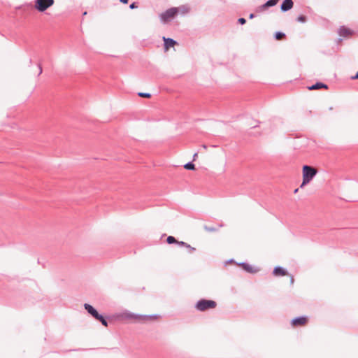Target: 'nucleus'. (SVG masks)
<instances>
[{
  "label": "nucleus",
  "mask_w": 358,
  "mask_h": 358,
  "mask_svg": "<svg viewBox=\"0 0 358 358\" xmlns=\"http://www.w3.org/2000/svg\"><path fill=\"white\" fill-rule=\"evenodd\" d=\"M186 248L188 249L189 252H193L196 250V248L194 247H192L190 245L187 244Z\"/></svg>",
  "instance_id": "nucleus-21"
},
{
  "label": "nucleus",
  "mask_w": 358,
  "mask_h": 358,
  "mask_svg": "<svg viewBox=\"0 0 358 358\" xmlns=\"http://www.w3.org/2000/svg\"><path fill=\"white\" fill-rule=\"evenodd\" d=\"M85 308L87 310V312L92 315L94 318H98L99 314L98 312L90 304L85 303L84 305Z\"/></svg>",
  "instance_id": "nucleus-9"
},
{
  "label": "nucleus",
  "mask_w": 358,
  "mask_h": 358,
  "mask_svg": "<svg viewBox=\"0 0 358 358\" xmlns=\"http://www.w3.org/2000/svg\"><path fill=\"white\" fill-rule=\"evenodd\" d=\"M55 3V0H35L34 8L38 12H45Z\"/></svg>",
  "instance_id": "nucleus-5"
},
{
  "label": "nucleus",
  "mask_w": 358,
  "mask_h": 358,
  "mask_svg": "<svg viewBox=\"0 0 358 358\" xmlns=\"http://www.w3.org/2000/svg\"><path fill=\"white\" fill-rule=\"evenodd\" d=\"M216 306L217 303L215 301L201 299L196 303L195 307L199 311H206L215 308Z\"/></svg>",
  "instance_id": "nucleus-3"
},
{
  "label": "nucleus",
  "mask_w": 358,
  "mask_h": 358,
  "mask_svg": "<svg viewBox=\"0 0 358 358\" xmlns=\"http://www.w3.org/2000/svg\"><path fill=\"white\" fill-rule=\"evenodd\" d=\"M129 317L134 320L136 322H148L157 321L161 316L159 315H131Z\"/></svg>",
  "instance_id": "nucleus-4"
},
{
  "label": "nucleus",
  "mask_w": 358,
  "mask_h": 358,
  "mask_svg": "<svg viewBox=\"0 0 358 358\" xmlns=\"http://www.w3.org/2000/svg\"><path fill=\"white\" fill-rule=\"evenodd\" d=\"M320 88H325V89H327V86L325 85V84H323V83H317L310 87H308V89L310 90H318V89H320Z\"/></svg>",
  "instance_id": "nucleus-14"
},
{
  "label": "nucleus",
  "mask_w": 358,
  "mask_h": 358,
  "mask_svg": "<svg viewBox=\"0 0 358 358\" xmlns=\"http://www.w3.org/2000/svg\"><path fill=\"white\" fill-rule=\"evenodd\" d=\"M176 243L178 244L179 245H182V246H185V247H186L187 245V243H186L183 241H177Z\"/></svg>",
  "instance_id": "nucleus-22"
},
{
  "label": "nucleus",
  "mask_w": 358,
  "mask_h": 358,
  "mask_svg": "<svg viewBox=\"0 0 358 358\" xmlns=\"http://www.w3.org/2000/svg\"><path fill=\"white\" fill-rule=\"evenodd\" d=\"M129 0H120V1L123 3H127Z\"/></svg>",
  "instance_id": "nucleus-28"
},
{
  "label": "nucleus",
  "mask_w": 358,
  "mask_h": 358,
  "mask_svg": "<svg viewBox=\"0 0 358 358\" xmlns=\"http://www.w3.org/2000/svg\"><path fill=\"white\" fill-rule=\"evenodd\" d=\"M206 230L208 231H215L216 229L213 227H205Z\"/></svg>",
  "instance_id": "nucleus-23"
},
{
  "label": "nucleus",
  "mask_w": 358,
  "mask_h": 358,
  "mask_svg": "<svg viewBox=\"0 0 358 358\" xmlns=\"http://www.w3.org/2000/svg\"><path fill=\"white\" fill-rule=\"evenodd\" d=\"M317 173V170L308 165H305L302 169L303 181L301 185V187L309 183L312 179L315 176Z\"/></svg>",
  "instance_id": "nucleus-2"
},
{
  "label": "nucleus",
  "mask_w": 358,
  "mask_h": 358,
  "mask_svg": "<svg viewBox=\"0 0 358 358\" xmlns=\"http://www.w3.org/2000/svg\"><path fill=\"white\" fill-rule=\"evenodd\" d=\"M253 17H254V14H252H252H250V19H252V18H253Z\"/></svg>",
  "instance_id": "nucleus-30"
},
{
  "label": "nucleus",
  "mask_w": 358,
  "mask_h": 358,
  "mask_svg": "<svg viewBox=\"0 0 358 358\" xmlns=\"http://www.w3.org/2000/svg\"><path fill=\"white\" fill-rule=\"evenodd\" d=\"M163 41H164V50L167 52L170 48H173L177 42L172 38L163 37Z\"/></svg>",
  "instance_id": "nucleus-7"
},
{
  "label": "nucleus",
  "mask_w": 358,
  "mask_h": 358,
  "mask_svg": "<svg viewBox=\"0 0 358 358\" xmlns=\"http://www.w3.org/2000/svg\"><path fill=\"white\" fill-rule=\"evenodd\" d=\"M240 266L243 270L250 273H255L259 271V269L249 264L243 263Z\"/></svg>",
  "instance_id": "nucleus-8"
},
{
  "label": "nucleus",
  "mask_w": 358,
  "mask_h": 358,
  "mask_svg": "<svg viewBox=\"0 0 358 358\" xmlns=\"http://www.w3.org/2000/svg\"><path fill=\"white\" fill-rule=\"evenodd\" d=\"M96 320H99L103 325H104L105 327H107L108 326V323L106 322V320L103 318V317L101 315H99L98 318H96Z\"/></svg>",
  "instance_id": "nucleus-16"
},
{
  "label": "nucleus",
  "mask_w": 358,
  "mask_h": 358,
  "mask_svg": "<svg viewBox=\"0 0 358 358\" xmlns=\"http://www.w3.org/2000/svg\"><path fill=\"white\" fill-rule=\"evenodd\" d=\"M285 36V34L282 32H278L275 34V38L277 40H281Z\"/></svg>",
  "instance_id": "nucleus-19"
},
{
  "label": "nucleus",
  "mask_w": 358,
  "mask_h": 358,
  "mask_svg": "<svg viewBox=\"0 0 358 358\" xmlns=\"http://www.w3.org/2000/svg\"><path fill=\"white\" fill-rule=\"evenodd\" d=\"M130 8H136V6L135 3H131V4L130 5Z\"/></svg>",
  "instance_id": "nucleus-27"
},
{
  "label": "nucleus",
  "mask_w": 358,
  "mask_h": 358,
  "mask_svg": "<svg viewBox=\"0 0 358 358\" xmlns=\"http://www.w3.org/2000/svg\"><path fill=\"white\" fill-rule=\"evenodd\" d=\"M339 34L341 36L345 37L352 35V31L345 27H342L339 29Z\"/></svg>",
  "instance_id": "nucleus-13"
},
{
  "label": "nucleus",
  "mask_w": 358,
  "mask_h": 358,
  "mask_svg": "<svg viewBox=\"0 0 358 358\" xmlns=\"http://www.w3.org/2000/svg\"><path fill=\"white\" fill-rule=\"evenodd\" d=\"M138 95L141 97H143V98H150L151 97V94L150 93H144V92H139L138 94Z\"/></svg>",
  "instance_id": "nucleus-18"
},
{
  "label": "nucleus",
  "mask_w": 358,
  "mask_h": 358,
  "mask_svg": "<svg viewBox=\"0 0 358 358\" xmlns=\"http://www.w3.org/2000/svg\"><path fill=\"white\" fill-rule=\"evenodd\" d=\"M308 317L306 316L296 317L291 321L292 327H301L306 326L308 322Z\"/></svg>",
  "instance_id": "nucleus-6"
},
{
  "label": "nucleus",
  "mask_w": 358,
  "mask_h": 358,
  "mask_svg": "<svg viewBox=\"0 0 358 358\" xmlns=\"http://www.w3.org/2000/svg\"><path fill=\"white\" fill-rule=\"evenodd\" d=\"M329 110H333V107H330Z\"/></svg>",
  "instance_id": "nucleus-31"
},
{
  "label": "nucleus",
  "mask_w": 358,
  "mask_h": 358,
  "mask_svg": "<svg viewBox=\"0 0 358 358\" xmlns=\"http://www.w3.org/2000/svg\"><path fill=\"white\" fill-rule=\"evenodd\" d=\"M352 80H356V79H358V72L356 73L355 76H352L351 78Z\"/></svg>",
  "instance_id": "nucleus-25"
},
{
  "label": "nucleus",
  "mask_w": 358,
  "mask_h": 358,
  "mask_svg": "<svg viewBox=\"0 0 358 358\" xmlns=\"http://www.w3.org/2000/svg\"><path fill=\"white\" fill-rule=\"evenodd\" d=\"M294 280L293 276H292V275H290V282H291V284H293V283H294Z\"/></svg>",
  "instance_id": "nucleus-26"
},
{
  "label": "nucleus",
  "mask_w": 358,
  "mask_h": 358,
  "mask_svg": "<svg viewBox=\"0 0 358 358\" xmlns=\"http://www.w3.org/2000/svg\"><path fill=\"white\" fill-rule=\"evenodd\" d=\"M273 273L275 276H284L287 275V271L281 267L275 268Z\"/></svg>",
  "instance_id": "nucleus-12"
},
{
  "label": "nucleus",
  "mask_w": 358,
  "mask_h": 358,
  "mask_svg": "<svg viewBox=\"0 0 358 358\" xmlns=\"http://www.w3.org/2000/svg\"><path fill=\"white\" fill-rule=\"evenodd\" d=\"M166 241L169 244L176 243L177 240L171 236H168Z\"/></svg>",
  "instance_id": "nucleus-15"
},
{
  "label": "nucleus",
  "mask_w": 358,
  "mask_h": 358,
  "mask_svg": "<svg viewBox=\"0 0 358 358\" xmlns=\"http://www.w3.org/2000/svg\"><path fill=\"white\" fill-rule=\"evenodd\" d=\"M197 156H198V154H197V153H195V154L194 155V159H193V160H195V159H196V158L197 157Z\"/></svg>",
  "instance_id": "nucleus-29"
},
{
  "label": "nucleus",
  "mask_w": 358,
  "mask_h": 358,
  "mask_svg": "<svg viewBox=\"0 0 358 358\" xmlns=\"http://www.w3.org/2000/svg\"><path fill=\"white\" fill-rule=\"evenodd\" d=\"M293 4L292 0H285L281 5V9L283 11H287L293 7Z\"/></svg>",
  "instance_id": "nucleus-10"
},
{
  "label": "nucleus",
  "mask_w": 358,
  "mask_h": 358,
  "mask_svg": "<svg viewBox=\"0 0 358 358\" xmlns=\"http://www.w3.org/2000/svg\"><path fill=\"white\" fill-rule=\"evenodd\" d=\"M238 22L241 24H244L245 22H246V20L244 18H239L238 19Z\"/></svg>",
  "instance_id": "nucleus-24"
},
{
  "label": "nucleus",
  "mask_w": 358,
  "mask_h": 358,
  "mask_svg": "<svg viewBox=\"0 0 358 358\" xmlns=\"http://www.w3.org/2000/svg\"><path fill=\"white\" fill-rule=\"evenodd\" d=\"M306 20V17L304 15H300L297 18V21L299 22H305Z\"/></svg>",
  "instance_id": "nucleus-20"
},
{
  "label": "nucleus",
  "mask_w": 358,
  "mask_h": 358,
  "mask_svg": "<svg viewBox=\"0 0 358 358\" xmlns=\"http://www.w3.org/2000/svg\"><path fill=\"white\" fill-rule=\"evenodd\" d=\"M184 168L185 169H187V170H194L195 169V166L192 163H187L186 164L185 166H184Z\"/></svg>",
  "instance_id": "nucleus-17"
},
{
  "label": "nucleus",
  "mask_w": 358,
  "mask_h": 358,
  "mask_svg": "<svg viewBox=\"0 0 358 358\" xmlns=\"http://www.w3.org/2000/svg\"><path fill=\"white\" fill-rule=\"evenodd\" d=\"M188 11L189 10L186 8L185 6L178 8L173 7L162 13L159 15V17L161 21L165 24L171 21L179 13L185 14L188 13Z\"/></svg>",
  "instance_id": "nucleus-1"
},
{
  "label": "nucleus",
  "mask_w": 358,
  "mask_h": 358,
  "mask_svg": "<svg viewBox=\"0 0 358 358\" xmlns=\"http://www.w3.org/2000/svg\"><path fill=\"white\" fill-rule=\"evenodd\" d=\"M277 2H278V0H269L266 3H264L262 6H260L259 8V10H260V11L264 10L270 6H275L277 3Z\"/></svg>",
  "instance_id": "nucleus-11"
}]
</instances>
